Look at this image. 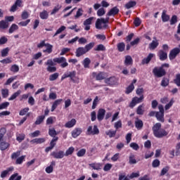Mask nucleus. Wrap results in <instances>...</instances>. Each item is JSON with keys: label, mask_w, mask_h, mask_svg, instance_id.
I'll use <instances>...</instances> for the list:
<instances>
[{"label": "nucleus", "mask_w": 180, "mask_h": 180, "mask_svg": "<svg viewBox=\"0 0 180 180\" xmlns=\"http://www.w3.org/2000/svg\"><path fill=\"white\" fill-rule=\"evenodd\" d=\"M153 130L155 137H157L158 139H162V137L168 136V132H167L165 129H161V123H156L153 126Z\"/></svg>", "instance_id": "obj_1"}, {"label": "nucleus", "mask_w": 180, "mask_h": 180, "mask_svg": "<svg viewBox=\"0 0 180 180\" xmlns=\"http://www.w3.org/2000/svg\"><path fill=\"white\" fill-rule=\"evenodd\" d=\"M109 23V17L105 18H98L96 22V29H106V24Z\"/></svg>", "instance_id": "obj_2"}, {"label": "nucleus", "mask_w": 180, "mask_h": 180, "mask_svg": "<svg viewBox=\"0 0 180 180\" xmlns=\"http://www.w3.org/2000/svg\"><path fill=\"white\" fill-rule=\"evenodd\" d=\"M45 65H48L46 70L48 72H56L57 68L54 66V60L49 59L45 63Z\"/></svg>", "instance_id": "obj_3"}, {"label": "nucleus", "mask_w": 180, "mask_h": 180, "mask_svg": "<svg viewBox=\"0 0 180 180\" xmlns=\"http://www.w3.org/2000/svg\"><path fill=\"white\" fill-rule=\"evenodd\" d=\"M153 72L155 77H158V78H161V77H164L166 74L165 70L161 67H155L153 69Z\"/></svg>", "instance_id": "obj_4"}, {"label": "nucleus", "mask_w": 180, "mask_h": 180, "mask_svg": "<svg viewBox=\"0 0 180 180\" xmlns=\"http://www.w3.org/2000/svg\"><path fill=\"white\" fill-rule=\"evenodd\" d=\"M53 62L58 63V64H60V67L62 68H65V67H68L67 59L64 57L55 58H53Z\"/></svg>", "instance_id": "obj_5"}, {"label": "nucleus", "mask_w": 180, "mask_h": 180, "mask_svg": "<svg viewBox=\"0 0 180 180\" xmlns=\"http://www.w3.org/2000/svg\"><path fill=\"white\" fill-rule=\"evenodd\" d=\"M143 101H144V96L143 95H141V96L139 98L137 96L134 97L132 98V101L129 105L130 108H134L136 105H137V103H141V102H143Z\"/></svg>", "instance_id": "obj_6"}, {"label": "nucleus", "mask_w": 180, "mask_h": 180, "mask_svg": "<svg viewBox=\"0 0 180 180\" xmlns=\"http://www.w3.org/2000/svg\"><path fill=\"white\" fill-rule=\"evenodd\" d=\"M94 19V17H90L84 21L83 25L84 26V30L88 31L91 30V25H92Z\"/></svg>", "instance_id": "obj_7"}, {"label": "nucleus", "mask_w": 180, "mask_h": 180, "mask_svg": "<svg viewBox=\"0 0 180 180\" xmlns=\"http://www.w3.org/2000/svg\"><path fill=\"white\" fill-rule=\"evenodd\" d=\"M51 155H52L53 158H56L57 160H61L64 158V157H65L64 151L63 150H59L58 152L53 151L51 153Z\"/></svg>", "instance_id": "obj_8"}, {"label": "nucleus", "mask_w": 180, "mask_h": 180, "mask_svg": "<svg viewBox=\"0 0 180 180\" xmlns=\"http://www.w3.org/2000/svg\"><path fill=\"white\" fill-rule=\"evenodd\" d=\"M87 133L88 134L95 136V134H99V129L96 125H94V127L92 126H89L87 129Z\"/></svg>", "instance_id": "obj_9"}, {"label": "nucleus", "mask_w": 180, "mask_h": 180, "mask_svg": "<svg viewBox=\"0 0 180 180\" xmlns=\"http://www.w3.org/2000/svg\"><path fill=\"white\" fill-rule=\"evenodd\" d=\"M180 53L179 48H174L173 49L169 55V60H174Z\"/></svg>", "instance_id": "obj_10"}, {"label": "nucleus", "mask_w": 180, "mask_h": 180, "mask_svg": "<svg viewBox=\"0 0 180 180\" xmlns=\"http://www.w3.org/2000/svg\"><path fill=\"white\" fill-rule=\"evenodd\" d=\"M89 165V167H91V168H92V169H94L96 171H99L102 169V163L93 162V163H90Z\"/></svg>", "instance_id": "obj_11"}, {"label": "nucleus", "mask_w": 180, "mask_h": 180, "mask_svg": "<svg viewBox=\"0 0 180 180\" xmlns=\"http://www.w3.org/2000/svg\"><path fill=\"white\" fill-rule=\"evenodd\" d=\"M93 77H95L97 81H101L102 79H105V77H106V74L102 72L99 73L93 72Z\"/></svg>", "instance_id": "obj_12"}, {"label": "nucleus", "mask_w": 180, "mask_h": 180, "mask_svg": "<svg viewBox=\"0 0 180 180\" xmlns=\"http://www.w3.org/2000/svg\"><path fill=\"white\" fill-rule=\"evenodd\" d=\"M105 113H106V110H105V109L101 108L98 110L97 119L99 120V122L103 120V117H105Z\"/></svg>", "instance_id": "obj_13"}, {"label": "nucleus", "mask_w": 180, "mask_h": 180, "mask_svg": "<svg viewBox=\"0 0 180 180\" xmlns=\"http://www.w3.org/2000/svg\"><path fill=\"white\" fill-rule=\"evenodd\" d=\"M153 39L154 40H153L152 42L149 44L150 50H155V49H157L160 44L156 37H154Z\"/></svg>", "instance_id": "obj_14"}, {"label": "nucleus", "mask_w": 180, "mask_h": 180, "mask_svg": "<svg viewBox=\"0 0 180 180\" xmlns=\"http://www.w3.org/2000/svg\"><path fill=\"white\" fill-rule=\"evenodd\" d=\"M84 54H86V51L84 47H79L76 49V57H81V56H84Z\"/></svg>", "instance_id": "obj_15"}, {"label": "nucleus", "mask_w": 180, "mask_h": 180, "mask_svg": "<svg viewBox=\"0 0 180 180\" xmlns=\"http://www.w3.org/2000/svg\"><path fill=\"white\" fill-rule=\"evenodd\" d=\"M77 73L73 71L70 72V79L75 84H79V77H77Z\"/></svg>", "instance_id": "obj_16"}, {"label": "nucleus", "mask_w": 180, "mask_h": 180, "mask_svg": "<svg viewBox=\"0 0 180 180\" xmlns=\"http://www.w3.org/2000/svg\"><path fill=\"white\" fill-rule=\"evenodd\" d=\"M18 6H22V0H16L15 4L12 6L11 8V12H15L18 9Z\"/></svg>", "instance_id": "obj_17"}, {"label": "nucleus", "mask_w": 180, "mask_h": 180, "mask_svg": "<svg viewBox=\"0 0 180 180\" xmlns=\"http://www.w3.org/2000/svg\"><path fill=\"white\" fill-rule=\"evenodd\" d=\"M158 56L160 58V60H161V61H164L165 60H167L168 55L167 54V52L160 50L158 52Z\"/></svg>", "instance_id": "obj_18"}, {"label": "nucleus", "mask_w": 180, "mask_h": 180, "mask_svg": "<svg viewBox=\"0 0 180 180\" xmlns=\"http://www.w3.org/2000/svg\"><path fill=\"white\" fill-rule=\"evenodd\" d=\"M77 124V120L75 119H72L70 121H68L65 124V127L68 129H71V127H74Z\"/></svg>", "instance_id": "obj_19"}, {"label": "nucleus", "mask_w": 180, "mask_h": 180, "mask_svg": "<svg viewBox=\"0 0 180 180\" xmlns=\"http://www.w3.org/2000/svg\"><path fill=\"white\" fill-rule=\"evenodd\" d=\"M155 55L154 53H149L147 58H145L142 60V64H148L151 59L155 57Z\"/></svg>", "instance_id": "obj_20"}, {"label": "nucleus", "mask_w": 180, "mask_h": 180, "mask_svg": "<svg viewBox=\"0 0 180 180\" xmlns=\"http://www.w3.org/2000/svg\"><path fill=\"white\" fill-rule=\"evenodd\" d=\"M46 49L43 50V53H47V54H51L53 53V45L50 44H46Z\"/></svg>", "instance_id": "obj_21"}, {"label": "nucleus", "mask_w": 180, "mask_h": 180, "mask_svg": "<svg viewBox=\"0 0 180 180\" xmlns=\"http://www.w3.org/2000/svg\"><path fill=\"white\" fill-rule=\"evenodd\" d=\"M81 133H82V130L80 128H76L72 131V136L74 139H77Z\"/></svg>", "instance_id": "obj_22"}, {"label": "nucleus", "mask_w": 180, "mask_h": 180, "mask_svg": "<svg viewBox=\"0 0 180 180\" xmlns=\"http://www.w3.org/2000/svg\"><path fill=\"white\" fill-rule=\"evenodd\" d=\"M117 13H119V8L114 7L107 13V16H115V15H117Z\"/></svg>", "instance_id": "obj_23"}, {"label": "nucleus", "mask_w": 180, "mask_h": 180, "mask_svg": "<svg viewBox=\"0 0 180 180\" xmlns=\"http://www.w3.org/2000/svg\"><path fill=\"white\" fill-rule=\"evenodd\" d=\"M44 141H46V139L44 138H37L32 139L30 143L32 144H41L42 143H44Z\"/></svg>", "instance_id": "obj_24"}, {"label": "nucleus", "mask_w": 180, "mask_h": 180, "mask_svg": "<svg viewBox=\"0 0 180 180\" xmlns=\"http://www.w3.org/2000/svg\"><path fill=\"white\" fill-rule=\"evenodd\" d=\"M62 102H63V99H58L55 101L51 107V112H54V110H56V109L57 108V106L60 105Z\"/></svg>", "instance_id": "obj_25"}, {"label": "nucleus", "mask_w": 180, "mask_h": 180, "mask_svg": "<svg viewBox=\"0 0 180 180\" xmlns=\"http://www.w3.org/2000/svg\"><path fill=\"white\" fill-rule=\"evenodd\" d=\"M12 171H13V167H11L3 171L1 174V178H6V175H8V174H9V172Z\"/></svg>", "instance_id": "obj_26"}, {"label": "nucleus", "mask_w": 180, "mask_h": 180, "mask_svg": "<svg viewBox=\"0 0 180 180\" xmlns=\"http://www.w3.org/2000/svg\"><path fill=\"white\" fill-rule=\"evenodd\" d=\"M162 22H168L169 20V15H167V10H163L162 13Z\"/></svg>", "instance_id": "obj_27"}, {"label": "nucleus", "mask_w": 180, "mask_h": 180, "mask_svg": "<svg viewBox=\"0 0 180 180\" xmlns=\"http://www.w3.org/2000/svg\"><path fill=\"white\" fill-rule=\"evenodd\" d=\"M74 151H75V148L71 146L67 149L65 153V157H68V155H72Z\"/></svg>", "instance_id": "obj_28"}, {"label": "nucleus", "mask_w": 180, "mask_h": 180, "mask_svg": "<svg viewBox=\"0 0 180 180\" xmlns=\"http://www.w3.org/2000/svg\"><path fill=\"white\" fill-rule=\"evenodd\" d=\"M129 162L130 165L137 164V160H136V156L133 153H131L129 155Z\"/></svg>", "instance_id": "obj_29"}, {"label": "nucleus", "mask_w": 180, "mask_h": 180, "mask_svg": "<svg viewBox=\"0 0 180 180\" xmlns=\"http://www.w3.org/2000/svg\"><path fill=\"white\" fill-rule=\"evenodd\" d=\"M136 4L137 3H136V1H130L125 4V8L127 9H130L131 8H134V6H136Z\"/></svg>", "instance_id": "obj_30"}, {"label": "nucleus", "mask_w": 180, "mask_h": 180, "mask_svg": "<svg viewBox=\"0 0 180 180\" xmlns=\"http://www.w3.org/2000/svg\"><path fill=\"white\" fill-rule=\"evenodd\" d=\"M155 116L159 122H164V112H157Z\"/></svg>", "instance_id": "obj_31"}, {"label": "nucleus", "mask_w": 180, "mask_h": 180, "mask_svg": "<svg viewBox=\"0 0 180 180\" xmlns=\"http://www.w3.org/2000/svg\"><path fill=\"white\" fill-rule=\"evenodd\" d=\"M105 83H107L108 85H115V84H116V78L110 77L108 79H106Z\"/></svg>", "instance_id": "obj_32"}, {"label": "nucleus", "mask_w": 180, "mask_h": 180, "mask_svg": "<svg viewBox=\"0 0 180 180\" xmlns=\"http://www.w3.org/2000/svg\"><path fill=\"white\" fill-rule=\"evenodd\" d=\"M124 64L125 65H131V64H133L131 56H127L125 57Z\"/></svg>", "instance_id": "obj_33"}, {"label": "nucleus", "mask_w": 180, "mask_h": 180, "mask_svg": "<svg viewBox=\"0 0 180 180\" xmlns=\"http://www.w3.org/2000/svg\"><path fill=\"white\" fill-rule=\"evenodd\" d=\"M21 94V90L17 91L15 93L11 96V97L8 98V101H14V99L19 96V95H20Z\"/></svg>", "instance_id": "obj_34"}, {"label": "nucleus", "mask_w": 180, "mask_h": 180, "mask_svg": "<svg viewBox=\"0 0 180 180\" xmlns=\"http://www.w3.org/2000/svg\"><path fill=\"white\" fill-rule=\"evenodd\" d=\"M84 68H89V65L91 64V59L89 58H84L82 62Z\"/></svg>", "instance_id": "obj_35"}, {"label": "nucleus", "mask_w": 180, "mask_h": 180, "mask_svg": "<svg viewBox=\"0 0 180 180\" xmlns=\"http://www.w3.org/2000/svg\"><path fill=\"white\" fill-rule=\"evenodd\" d=\"M10 144L8 142H1L0 143V150H1V151H4L6 150V148H8Z\"/></svg>", "instance_id": "obj_36"}, {"label": "nucleus", "mask_w": 180, "mask_h": 180, "mask_svg": "<svg viewBox=\"0 0 180 180\" xmlns=\"http://www.w3.org/2000/svg\"><path fill=\"white\" fill-rule=\"evenodd\" d=\"M9 27V23L8 21L1 20L0 21V29H8Z\"/></svg>", "instance_id": "obj_37"}, {"label": "nucleus", "mask_w": 180, "mask_h": 180, "mask_svg": "<svg viewBox=\"0 0 180 180\" xmlns=\"http://www.w3.org/2000/svg\"><path fill=\"white\" fill-rule=\"evenodd\" d=\"M44 119H46V116L44 115H40L37 118V120L35 122V124H41L44 121Z\"/></svg>", "instance_id": "obj_38"}, {"label": "nucleus", "mask_w": 180, "mask_h": 180, "mask_svg": "<svg viewBox=\"0 0 180 180\" xmlns=\"http://www.w3.org/2000/svg\"><path fill=\"white\" fill-rule=\"evenodd\" d=\"M18 29H19V27L18 26V25L12 24V25L11 26V27L8 30V32L10 34H12V33H13V32H16V30H18Z\"/></svg>", "instance_id": "obj_39"}, {"label": "nucleus", "mask_w": 180, "mask_h": 180, "mask_svg": "<svg viewBox=\"0 0 180 180\" xmlns=\"http://www.w3.org/2000/svg\"><path fill=\"white\" fill-rule=\"evenodd\" d=\"M94 46H95V43H94V42H91V43L88 44L87 45H86L84 46V50H86V53H88V51H89V50H92V49H94Z\"/></svg>", "instance_id": "obj_40"}, {"label": "nucleus", "mask_w": 180, "mask_h": 180, "mask_svg": "<svg viewBox=\"0 0 180 180\" xmlns=\"http://www.w3.org/2000/svg\"><path fill=\"white\" fill-rule=\"evenodd\" d=\"M138 115H143L144 113V104L139 105L136 110Z\"/></svg>", "instance_id": "obj_41"}, {"label": "nucleus", "mask_w": 180, "mask_h": 180, "mask_svg": "<svg viewBox=\"0 0 180 180\" xmlns=\"http://www.w3.org/2000/svg\"><path fill=\"white\" fill-rule=\"evenodd\" d=\"M25 134H17L16 140L17 141H19V143H21V141H23V140H25Z\"/></svg>", "instance_id": "obj_42"}, {"label": "nucleus", "mask_w": 180, "mask_h": 180, "mask_svg": "<svg viewBox=\"0 0 180 180\" xmlns=\"http://www.w3.org/2000/svg\"><path fill=\"white\" fill-rule=\"evenodd\" d=\"M22 179V176H19L18 173H15L12 174L9 179V180H20Z\"/></svg>", "instance_id": "obj_43"}, {"label": "nucleus", "mask_w": 180, "mask_h": 180, "mask_svg": "<svg viewBox=\"0 0 180 180\" xmlns=\"http://www.w3.org/2000/svg\"><path fill=\"white\" fill-rule=\"evenodd\" d=\"M49 136H51V137H56V136H57V131H56V129H54V128H51L49 129Z\"/></svg>", "instance_id": "obj_44"}, {"label": "nucleus", "mask_w": 180, "mask_h": 180, "mask_svg": "<svg viewBox=\"0 0 180 180\" xmlns=\"http://www.w3.org/2000/svg\"><path fill=\"white\" fill-rule=\"evenodd\" d=\"M9 53V48H5L1 51V57H7Z\"/></svg>", "instance_id": "obj_45"}, {"label": "nucleus", "mask_w": 180, "mask_h": 180, "mask_svg": "<svg viewBox=\"0 0 180 180\" xmlns=\"http://www.w3.org/2000/svg\"><path fill=\"white\" fill-rule=\"evenodd\" d=\"M53 165H56V162H52L51 165L46 168V172L47 174H51L53 172Z\"/></svg>", "instance_id": "obj_46"}, {"label": "nucleus", "mask_w": 180, "mask_h": 180, "mask_svg": "<svg viewBox=\"0 0 180 180\" xmlns=\"http://www.w3.org/2000/svg\"><path fill=\"white\" fill-rule=\"evenodd\" d=\"M116 133H117V130H115V131L109 130L105 132V134L107 136H108L109 137L112 138V137H115V136H116Z\"/></svg>", "instance_id": "obj_47"}, {"label": "nucleus", "mask_w": 180, "mask_h": 180, "mask_svg": "<svg viewBox=\"0 0 180 180\" xmlns=\"http://www.w3.org/2000/svg\"><path fill=\"white\" fill-rule=\"evenodd\" d=\"M60 9H61V5H57L53 8L52 11L51 12V15H56V13H57V12H58V11H60Z\"/></svg>", "instance_id": "obj_48"}, {"label": "nucleus", "mask_w": 180, "mask_h": 180, "mask_svg": "<svg viewBox=\"0 0 180 180\" xmlns=\"http://www.w3.org/2000/svg\"><path fill=\"white\" fill-rule=\"evenodd\" d=\"M135 126L136 129H141V127H143V121H141V120H136L135 122Z\"/></svg>", "instance_id": "obj_49"}, {"label": "nucleus", "mask_w": 180, "mask_h": 180, "mask_svg": "<svg viewBox=\"0 0 180 180\" xmlns=\"http://www.w3.org/2000/svg\"><path fill=\"white\" fill-rule=\"evenodd\" d=\"M126 47V45L123 42H120L117 44V49L119 51H124V49Z\"/></svg>", "instance_id": "obj_50"}, {"label": "nucleus", "mask_w": 180, "mask_h": 180, "mask_svg": "<svg viewBox=\"0 0 180 180\" xmlns=\"http://www.w3.org/2000/svg\"><path fill=\"white\" fill-rule=\"evenodd\" d=\"M86 153V150L85 148H82L77 153V157H84V155H85Z\"/></svg>", "instance_id": "obj_51"}, {"label": "nucleus", "mask_w": 180, "mask_h": 180, "mask_svg": "<svg viewBox=\"0 0 180 180\" xmlns=\"http://www.w3.org/2000/svg\"><path fill=\"white\" fill-rule=\"evenodd\" d=\"M1 94L3 98H8L9 96V90L8 89H3L1 90Z\"/></svg>", "instance_id": "obj_52"}, {"label": "nucleus", "mask_w": 180, "mask_h": 180, "mask_svg": "<svg viewBox=\"0 0 180 180\" xmlns=\"http://www.w3.org/2000/svg\"><path fill=\"white\" fill-rule=\"evenodd\" d=\"M112 167H113L112 164L107 163L104 165L103 171H105V172H108V171H110V169H112Z\"/></svg>", "instance_id": "obj_53"}, {"label": "nucleus", "mask_w": 180, "mask_h": 180, "mask_svg": "<svg viewBox=\"0 0 180 180\" xmlns=\"http://www.w3.org/2000/svg\"><path fill=\"white\" fill-rule=\"evenodd\" d=\"M66 27L64 25H62L59 29L57 30L56 32L54 34L53 37H56L57 34H60L62 32H64L65 30Z\"/></svg>", "instance_id": "obj_54"}, {"label": "nucleus", "mask_w": 180, "mask_h": 180, "mask_svg": "<svg viewBox=\"0 0 180 180\" xmlns=\"http://www.w3.org/2000/svg\"><path fill=\"white\" fill-rule=\"evenodd\" d=\"M134 90V85L130 84L128 87H127L126 94L129 95V94H131L133 91Z\"/></svg>", "instance_id": "obj_55"}, {"label": "nucleus", "mask_w": 180, "mask_h": 180, "mask_svg": "<svg viewBox=\"0 0 180 180\" xmlns=\"http://www.w3.org/2000/svg\"><path fill=\"white\" fill-rule=\"evenodd\" d=\"M58 76H59V75L58 72L51 75L49 76V81H56V79H57V78H58Z\"/></svg>", "instance_id": "obj_56"}, {"label": "nucleus", "mask_w": 180, "mask_h": 180, "mask_svg": "<svg viewBox=\"0 0 180 180\" xmlns=\"http://www.w3.org/2000/svg\"><path fill=\"white\" fill-rule=\"evenodd\" d=\"M114 127L116 130L119 129H122V121L118 120L116 122L114 123Z\"/></svg>", "instance_id": "obj_57"}, {"label": "nucleus", "mask_w": 180, "mask_h": 180, "mask_svg": "<svg viewBox=\"0 0 180 180\" xmlns=\"http://www.w3.org/2000/svg\"><path fill=\"white\" fill-rule=\"evenodd\" d=\"M25 158H26V156H25V155H22V156H21V157L17 158L15 163H16L17 165H20V164H22V162H23V161H25Z\"/></svg>", "instance_id": "obj_58"}, {"label": "nucleus", "mask_w": 180, "mask_h": 180, "mask_svg": "<svg viewBox=\"0 0 180 180\" xmlns=\"http://www.w3.org/2000/svg\"><path fill=\"white\" fill-rule=\"evenodd\" d=\"M41 19H47L49 18V13L47 11H44L40 13Z\"/></svg>", "instance_id": "obj_59"}, {"label": "nucleus", "mask_w": 180, "mask_h": 180, "mask_svg": "<svg viewBox=\"0 0 180 180\" xmlns=\"http://www.w3.org/2000/svg\"><path fill=\"white\" fill-rule=\"evenodd\" d=\"M105 13H106V11H105V8H99L97 11L98 16H103V15H105Z\"/></svg>", "instance_id": "obj_60"}, {"label": "nucleus", "mask_w": 180, "mask_h": 180, "mask_svg": "<svg viewBox=\"0 0 180 180\" xmlns=\"http://www.w3.org/2000/svg\"><path fill=\"white\" fill-rule=\"evenodd\" d=\"M169 84V80L167 78L162 79L161 82L162 86H168Z\"/></svg>", "instance_id": "obj_61"}, {"label": "nucleus", "mask_w": 180, "mask_h": 180, "mask_svg": "<svg viewBox=\"0 0 180 180\" xmlns=\"http://www.w3.org/2000/svg\"><path fill=\"white\" fill-rule=\"evenodd\" d=\"M160 160H158V159H155L152 162V167L153 168H157V167H160Z\"/></svg>", "instance_id": "obj_62"}, {"label": "nucleus", "mask_w": 180, "mask_h": 180, "mask_svg": "<svg viewBox=\"0 0 180 180\" xmlns=\"http://www.w3.org/2000/svg\"><path fill=\"white\" fill-rule=\"evenodd\" d=\"M11 71L12 72H19V66L18 65H13L11 68Z\"/></svg>", "instance_id": "obj_63"}, {"label": "nucleus", "mask_w": 180, "mask_h": 180, "mask_svg": "<svg viewBox=\"0 0 180 180\" xmlns=\"http://www.w3.org/2000/svg\"><path fill=\"white\" fill-rule=\"evenodd\" d=\"M9 106V102H4L0 104V110H3V109H6Z\"/></svg>", "instance_id": "obj_64"}]
</instances>
